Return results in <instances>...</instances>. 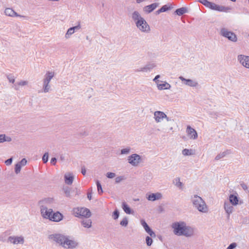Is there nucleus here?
<instances>
[{"label":"nucleus","mask_w":249,"mask_h":249,"mask_svg":"<svg viewBox=\"0 0 249 249\" xmlns=\"http://www.w3.org/2000/svg\"><path fill=\"white\" fill-rule=\"evenodd\" d=\"M174 233L177 236H184L187 237L192 236L194 234L195 229L187 226L184 221L175 222L171 225Z\"/></svg>","instance_id":"1"},{"label":"nucleus","mask_w":249,"mask_h":249,"mask_svg":"<svg viewBox=\"0 0 249 249\" xmlns=\"http://www.w3.org/2000/svg\"><path fill=\"white\" fill-rule=\"evenodd\" d=\"M191 200L194 207L198 211L204 213L208 212V209L205 202L200 196L194 195L191 196Z\"/></svg>","instance_id":"2"},{"label":"nucleus","mask_w":249,"mask_h":249,"mask_svg":"<svg viewBox=\"0 0 249 249\" xmlns=\"http://www.w3.org/2000/svg\"><path fill=\"white\" fill-rule=\"evenodd\" d=\"M198 1L204 5L205 7L213 10L228 12L231 10V8L229 7L219 5L213 2H210L208 0H198Z\"/></svg>","instance_id":"3"},{"label":"nucleus","mask_w":249,"mask_h":249,"mask_svg":"<svg viewBox=\"0 0 249 249\" xmlns=\"http://www.w3.org/2000/svg\"><path fill=\"white\" fill-rule=\"evenodd\" d=\"M72 214L74 216L82 218H89L91 216V212L90 210L84 207L74 208L72 210Z\"/></svg>","instance_id":"4"},{"label":"nucleus","mask_w":249,"mask_h":249,"mask_svg":"<svg viewBox=\"0 0 249 249\" xmlns=\"http://www.w3.org/2000/svg\"><path fill=\"white\" fill-rule=\"evenodd\" d=\"M67 236L60 233L52 234L49 235V239H52L56 243L62 246L63 248H66L65 246V240L66 239Z\"/></svg>","instance_id":"5"},{"label":"nucleus","mask_w":249,"mask_h":249,"mask_svg":"<svg viewBox=\"0 0 249 249\" xmlns=\"http://www.w3.org/2000/svg\"><path fill=\"white\" fill-rule=\"evenodd\" d=\"M137 28L142 32L148 33L150 31V27L146 20L143 18H141L140 20L135 23Z\"/></svg>","instance_id":"6"},{"label":"nucleus","mask_w":249,"mask_h":249,"mask_svg":"<svg viewBox=\"0 0 249 249\" xmlns=\"http://www.w3.org/2000/svg\"><path fill=\"white\" fill-rule=\"evenodd\" d=\"M220 34L222 36L228 38L229 40L232 42H236L237 38L236 35L232 32L229 31L225 28H222L220 29Z\"/></svg>","instance_id":"7"},{"label":"nucleus","mask_w":249,"mask_h":249,"mask_svg":"<svg viewBox=\"0 0 249 249\" xmlns=\"http://www.w3.org/2000/svg\"><path fill=\"white\" fill-rule=\"evenodd\" d=\"M128 163L133 166H137L142 161L141 157L137 154H133L128 157Z\"/></svg>","instance_id":"8"},{"label":"nucleus","mask_w":249,"mask_h":249,"mask_svg":"<svg viewBox=\"0 0 249 249\" xmlns=\"http://www.w3.org/2000/svg\"><path fill=\"white\" fill-rule=\"evenodd\" d=\"M40 212L43 218L48 219L49 220L53 212L52 209H48L47 207L44 205H41L40 206Z\"/></svg>","instance_id":"9"},{"label":"nucleus","mask_w":249,"mask_h":249,"mask_svg":"<svg viewBox=\"0 0 249 249\" xmlns=\"http://www.w3.org/2000/svg\"><path fill=\"white\" fill-rule=\"evenodd\" d=\"M237 59L244 67L249 69V56L240 54L238 55Z\"/></svg>","instance_id":"10"},{"label":"nucleus","mask_w":249,"mask_h":249,"mask_svg":"<svg viewBox=\"0 0 249 249\" xmlns=\"http://www.w3.org/2000/svg\"><path fill=\"white\" fill-rule=\"evenodd\" d=\"M8 241L13 244H23L24 242V238L20 236H10L8 238Z\"/></svg>","instance_id":"11"},{"label":"nucleus","mask_w":249,"mask_h":249,"mask_svg":"<svg viewBox=\"0 0 249 249\" xmlns=\"http://www.w3.org/2000/svg\"><path fill=\"white\" fill-rule=\"evenodd\" d=\"M141 223L145 231H146L147 233L149 234V235L152 237H155L156 235L155 233L152 231V230L149 227L146 222L145 221L144 219L141 220Z\"/></svg>","instance_id":"12"},{"label":"nucleus","mask_w":249,"mask_h":249,"mask_svg":"<svg viewBox=\"0 0 249 249\" xmlns=\"http://www.w3.org/2000/svg\"><path fill=\"white\" fill-rule=\"evenodd\" d=\"M154 119L157 123L161 122L164 118L166 117V115L162 111H156L154 113Z\"/></svg>","instance_id":"13"},{"label":"nucleus","mask_w":249,"mask_h":249,"mask_svg":"<svg viewBox=\"0 0 249 249\" xmlns=\"http://www.w3.org/2000/svg\"><path fill=\"white\" fill-rule=\"evenodd\" d=\"M179 78L182 81V82H183L184 84L188 86L196 87L198 85V83L197 82L192 79H186L181 76H179Z\"/></svg>","instance_id":"14"},{"label":"nucleus","mask_w":249,"mask_h":249,"mask_svg":"<svg viewBox=\"0 0 249 249\" xmlns=\"http://www.w3.org/2000/svg\"><path fill=\"white\" fill-rule=\"evenodd\" d=\"M224 208L227 214V219L229 220L230 219V215L231 213H232L233 210L232 205L229 202H225L224 204Z\"/></svg>","instance_id":"15"},{"label":"nucleus","mask_w":249,"mask_h":249,"mask_svg":"<svg viewBox=\"0 0 249 249\" xmlns=\"http://www.w3.org/2000/svg\"><path fill=\"white\" fill-rule=\"evenodd\" d=\"M78 245V243L76 241L69 239L67 236L66 239L65 240V246L67 247L66 248H75Z\"/></svg>","instance_id":"16"},{"label":"nucleus","mask_w":249,"mask_h":249,"mask_svg":"<svg viewBox=\"0 0 249 249\" xmlns=\"http://www.w3.org/2000/svg\"><path fill=\"white\" fill-rule=\"evenodd\" d=\"M63 218V215L59 212L54 213L53 212L52 215L50 218V220L53 222H59L62 220Z\"/></svg>","instance_id":"17"},{"label":"nucleus","mask_w":249,"mask_h":249,"mask_svg":"<svg viewBox=\"0 0 249 249\" xmlns=\"http://www.w3.org/2000/svg\"><path fill=\"white\" fill-rule=\"evenodd\" d=\"M186 132L191 139L195 140L197 138L196 131L189 125L187 126Z\"/></svg>","instance_id":"18"},{"label":"nucleus","mask_w":249,"mask_h":249,"mask_svg":"<svg viewBox=\"0 0 249 249\" xmlns=\"http://www.w3.org/2000/svg\"><path fill=\"white\" fill-rule=\"evenodd\" d=\"M162 195L160 193H152L149 195H147L146 198L152 201L160 199L162 198Z\"/></svg>","instance_id":"19"},{"label":"nucleus","mask_w":249,"mask_h":249,"mask_svg":"<svg viewBox=\"0 0 249 249\" xmlns=\"http://www.w3.org/2000/svg\"><path fill=\"white\" fill-rule=\"evenodd\" d=\"M229 203L232 205H237L239 202V197L238 196V195L237 194L236 195L231 194L229 196Z\"/></svg>","instance_id":"20"},{"label":"nucleus","mask_w":249,"mask_h":249,"mask_svg":"<svg viewBox=\"0 0 249 249\" xmlns=\"http://www.w3.org/2000/svg\"><path fill=\"white\" fill-rule=\"evenodd\" d=\"M159 5L158 3H153L151 4L146 6L144 7V11L148 13H150L155 10Z\"/></svg>","instance_id":"21"},{"label":"nucleus","mask_w":249,"mask_h":249,"mask_svg":"<svg viewBox=\"0 0 249 249\" xmlns=\"http://www.w3.org/2000/svg\"><path fill=\"white\" fill-rule=\"evenodd\" d=\"M157 88L159 90L168 89L171 88V85L166 82L162 84L157 83Z\"/></svg>","instance_id":"22"},{"label":"nucleus","mask_w":249,"mask_h":249,"mask_svg":"<svg viewBox=\"0 0 249 249\" xmlns=\"http://www.w3.org/2000/svg\"><path fill=\"white\" fill-rule=\"evenodd\" d=\"M4 13L6 16L9 17H18V15L12 8H7L5 9Z\"/></svg>","instance_id":"23"},{"label":"nucleus","mask_w":249,"mask_h":249,"mask_svg":"<svg viewBox=\"0 0 249 249\" xmlns=\"http://www.w3.org/2000/svg\"><path fill=\"white\" fill-rule=\"evenodd\" d=\"M54 75V72L48 71L44 75V80L49 83L50 82L51 79L53 77Z\"/></svg>","instance_id":"24"},{"label":"nucleus","mask_w":249,"mask_h":249,"mask_svg":"<svg viewBox=\"0 0 249 249\" xmlns=\"http://www.w3.org/2000/svg\"><path fill=\"white\" fill-rule=\"evenodd\" d=\"M188 12V10L186 7H181L178 8L175 12L176 14L179 16H182L185 13H187Z\"/></svg>","instance_id":"25"},{"label":"nucleus","mask_w":249,"mask_h":249,"mask_svg":"<svg viewBox=\"0 0 249 249\" xmlns=\"http://www.w3.org/2000/svg\"><path fill=\"white\" fill-rule=\"evenodd\" d=\"M155 67L156 64L155 63H149L143 67V72L150 71Z\"/></svg>","instance_id":"26"},{"label":"nucleus","mask_w":249,"mask_h":249,"mask_svg":"<svg viewBox=\"0 0 249 249\" xmlns=\"http://www.w3.org/2000/svg\"><path fill=\"white\" fill-rule=\"evenodd\" d=\"M131 17L135 23H136L138 20H140L141 18H143L141 17L139 12L137 11L133 12Z\"/></svg>","instance_id":"27"},{"label":"nucleus","mask_w":249,"mask_h":249,"mask_svg":"<svg viewBox=\"0 0 249 249\" xmlns=\"http://www.w3.org/2000/svg\"><path fill=\"white\" fill-rule=\"evenodd\" d=\"M230 153L231 151L230 150H227L223 152L220 153L215 157V160H219L220 159L224 158L226 155L230 154Z\"/></svg>","instance_id":"28"},{"label":"nucleus","mask_w":249,"mask_h":249,"mask_svg":"<svg viewBox=\"0 0 249 249\" xmlns=\"http://www.w3.org/2000/svg\"><path fill=\"white\" fill-rule=\"evenodd\" d=\"M122 209L124 212L127 214H131L132 213V211L129 206L125 202H123L122 205Z\"/></svg>","instance_id":"29"},{"label":"nucleus","mask_w":249,"mask_h":249,"mask_svg":"<svg viewBox=\"0 0 249 249\" xmlns=\"http://www.w3.org/2000/svg\"><path fill=\"white\" fill-rule=\"evenodd\" d=\"M65 182L68 185H71L73 181V177L72 174H70L68 176L65 175Z\"/></svg>","instance_id":"30"},{"label":"nucleus","mask_w":249,"mask_h":249,"mask_svg":"<svg viewBox=\"0 0 249 249\" xmlns=\"http://www.w3.org/2000/svg\"><path fill=\"white\" fill-rule=\"evenodd\" d=\"M92 221L90 219H85L81 221V224L83 227L89 228L91 227Z\"/></svg>","instance_id":"31"},{"label":"nucleus","mask_w":249,"mask_h":249,"mask_svg":"<svg viewBox=\"0 0 249 249\" xmlns=\"http://www.w3.org/2000/svg\"><path fill=\"white\" fill-rule=\"evenodd\" d=\"M49 83L43 79V89L45 93L48 92L50 89L51 86Z\"/></svg>","instance_id":"32"},{"label":"nucleus","mask_w":249,"mask_h":249,"mask_svg":"<svg viewBox=\"0 0 249 249\" xmlns=\"http://www.w3.org/2000/svg\"><path fill=\"white\" fill-rule=\"evenodd\" d=\"M49 83L43 79V89L45 93L48 92L50 89L51 86Z\"/></svg>","instance_id":"33"},{"label":"nucleus","mask_w":249,"mask_h":249,"mask_svg":"<svg viewBox=\"0 0 249 249\" xmlns=\"http://www.w3.org/2000/svg\"><path fill=\"white\" fill-rule=\"evenodd\" d=\"M49 83L43 79V89L45 93L48 92L50 89L51 86Z\"/></svg>","instance_id":"34"},{"label":"nucleus","mask_w":249,"mask_h":249,"mask_svg":"<svg viewBox=\"0 0 249 249\" xmlns=\"http://www.w3.org/2000/svg\"><path fill=\"white\" fill-rule=\"evenodd\" d=\"M54 199L53 198H46L40 201V202L42 203L43 204H52L53 202Z\"/></svg>","instance_id":"35"},{"label":"nucleus","mask_w":249,"mask_h":249,"mask_svg":"<svg viewBox=\"0 0 249 249\" xmlns=\"http://www.w3.org/2000/svg\"><path fill=\"white\" fill-rule=\"evenodd\" d=\"M120 225L123 227H126L128 224V219L126 217H124L120 222Z\"/></svg>","instance_id":"36"},{"label":"nucleus","mask_w":249,"mask_h":249,"mask_svg":"<svg viewBox=\"0 0 249 249\" xmlns=\"http://www.w3.org/2000/svg\"><path fill=\"white\" fill-rule=\"evenodd\" d=\"M74 32L73 31V29L71 27L69 29H68L67 33L65 34V37L66 38H69L70 36L72 35Z\"/></svg>","instance_id":"37"},{"label":"nucleus","mask_w":249,"mask_h":249,"mask_svg":"<svg viewBox=\"0 0 249 249\" xmlns=\"http://www.w3.org/2000/svg\"><path fill=\"white\" fill-rule=\"evenodd\" d=\"M182 153L184 156H189L192 155V150L186 148L182 150Z\"/></svg>","instance_id":"38"},{"label":"nucleus","mask_w":249,"mask_h":249,"mask_svg":"<svg viewBox=\"0 0 249 249\" xmlns=\"http://www.w3.org/2000/svg\"><path fill=\"white\" fill-rule=\"evenodd\" d=\"M96 185L97 187V191L99 194L103 193V191L102 190V186L99 180L96 181Z\"/></svg>","instance_id":"39"},{"label":"nucleus","mask_w":249,"mask_h":249,"mask_svg":"<svg viewBox=\"0 0 249 249\" xmlns=\"http://www.w3.org/2000/svg\"><path fill=\"white\" fill-rule=\"evenodd\" d=\"M145 241L147 246H150L152 244L153 240L152 239V237H149L148 236H146Z\"/></svg>","instance_id":"40"},{"label":"nucleus","mask_w":249,"mask_h":249,"mask_svg":"<svg viewBox=\"0 0 249 249\" xmlns=\"http://www.w3.org/2000/svg\"><path fill=\"white\" fill-rule=\"evenodd\" d=\"M119 212L117 209H116L112 213V217L114 220H116L119 216Z\"/></svg>","instance_id":"41"},{"label":"nucleus","mask_w":249,"mask_h":249,"mask_svg":"<svg viewBox=\"0 0 249 249\" xmlns=\"http://www.w3.org/2000/svg\"><path fill=\"white\" fill-rule=\"evenodd\" d=\"M21 168V166L19 164L17 163L15 165V173L17 174H18L20 172Z\"/></svg>","instance_id":"42"},{"label":"nucleus","mask_w":249,"mask_h":249,"mask_svg":"<svg viewBox=\"0 0 249 249\" xmlns=\"http://www.w3.org/2000/svg\"><path fill=\"white\" fill-rule=\"evenodd\" d=\"M49 154L48 152L44 153L42 157V161L44 163H46L48 161Z\"/></svg>","instance_id":"43"},{"label":"nucleus","mask_w":249,"mask_h":249,"mask_svg":"<svg viewBox=\"0 0 249 249\" xmlns=\"http://www.w3.org/2000/svg\"><path fill=\"white\" fill-rule=\"evenodd\" d=\"M130 148L129 147H127L126 148H124L121 150V154L122 155L124 154H127L130 152Z\"/></svg>","instance_id":"44"},{"label":"nucleus","mask_w":249,"mask_h":249,"mask_svg":"<svg viewBox=\"0 0 249 249\" xmlns=\"http://www.w3.org/2000/svg\"><path fill=\"white\" fill-rule=\"evenodd\" d=\"M125 178L124 176H118L115 178V182L116 183H118L122 180L125 179Z\"/></svg>","instance_id":"45"},{"label":"nucleus","mask_w":249,"mask_h":249,"mask_svg":"<svg viewBox=\"0 0 249 249\" xmlns=\"http://www.w3.org/2000/svg\"><path fill=\"white\" fill-rule=\"evenodd\" d=\"M116 176V174L112 172H107L106 174V176L108 178H114Z\"/></svg>","instance_id":"46"},{"label":"nucleus","mask_w":249,"mask_h":249,"mask_svg":"<svg viewBox=\"0 0 249 249\" xmlns=\"http://www.w3.org/2000/svg\"><path fill=\"white\" fill-rule=\"evenodd\" d=\"M161 9L162 12H164L171 9V8L170 6H169L167 5H164L161 7Z\"/></svg>","instance_id":"47"},{"label":"nucleus","mask_w":249,"mask_h":249,"mask_svg":"<svg viewBox=\"0 0 249 249\" xmlns=\"http://www.w3.org/2000/svg\"><path fill=\"white\" fill-rule=\"evenodd\" d=\"M72 29H73V31L75 32V30H78L81 29V26L80 24V22L78 21L77 25L71 27Z\"/></svg>","instance_id":"48"},{"label":"nucleus","mask_w":249,"mask_h":249,"mask_svg":"<svg viewBox=\"0 0 249 249\" xmlns=\"http://www.w3.org/2000/svg\"><path fill=\"white\" fill-rule=\"evenodd\" d=\"M18 163L21 166H24L27 163V160L26 159L23 158L19 162H18Z\"/></svg>","instance_id":"49"},{"label":"nucleus","mask_w":249,"mask_h":249,"mask_svg":"<svg viewBox=\"0 0 249 249\" xmlns=\"http://www.w3.org/2000/svg\"><path fill=\"white\" fill-rule=\"evenodd\" d=\"M3 138L4 139V142H11L12 141V139L11 137H6V135L5 134H3Z\"/></svg>","instance_id":"50"},{"label":"nucleus","mask_w":249,"mask_h":249,"mask_svg":"<svg viewBox=\"0 0 249 249\" xmlns=\"http://www.w3.org/2000/svg\"><path fill=\"white\" fill-rule=\"evenodd\" d=\"M236 246L237 244L236 243H232L228 247L227 249H233L236 247Z\"/></svg>","instance_id":"51"},{"label":"nucleus","mask_w":249,"mask_h":249,"mask_svg":"<svg viewBox=\"0 0 249 249\" xmlns=\"http://www.w3.org/2000/svg\"><path fill=\"white\" fill-rule=\"evenodd\" d=\"M12 160H13L12 158H9L5 161V163L6 165H10L11 164Z\"/></svg>","instance_id":"52"},{"label":"nucleus","mask_w":249,"mask_h":249,"mask_svg":"<svg viewBox=\"0 0 249 249\" xmlns=\"http://www.w3.org/2000/svg\"><path fill=\"white\" fill-rule=\"evenodd\" d=\"M28 84V82L26 81H21L18 83V85L19 86H25Z\"/></svg>","instance_id":"53"},{"label":"nucleus","mask_w":249,"mask_h":249,"mask_svg":"<svg viewBox=\"0 0 249 249\" xmlns=\"http://www.w3.org/2000/svg\"><path fill=\"white\" fill-rule=\"evenodd\" d=\"M7 78L10 82L12 83H14L15 82V78L14 76L9 75L7 76Z\"/></svg>","instance_id":"54"},{"label":"nucleus","mask_w":249,"mask_h":249,"mask_svg":"<svg viewBox=\"0 0 249 249\" xmlns=\"http://www.w3.org/2000/svg\"><path fill=\"white\" fill-rule=\"evenodd\" d=\"M160 77V75H157L155 76V77L154 78L153 81L157 84V83H159V80L158 79Z\"/></svg>","instance_id":"55"},{"label":"nucleus","mask_w":249,"mask_h":249,"mask_svg":"<svg viewBox=\"0 0 249 249\" xmlns=\"http://www.w3.org/2000/svg\"><path fill=\"white\" fill-rule=\"evenodd\" d=\"M57 160L55 158H52L51 160V163L53 165H55L56 164Z\"/></svg>","instance_id":"56"},{"label":"nucleus","mask_w":249,"mask_h":249,"mask_svg":"<svg viewBox=\"0 0 249 249\" xmlns=\"http://www.w3.org/2000/svg\"><path fill=\"white\" fill-rule=\"evenodd\" d=\"M240 185L242 187V188H243V189H244V190H248V186L247 185L244 183H242L240 184Z\"/></svg>","instance_id":"57"},{"label":"nucleus","mask_w":249,"mask_h":249,"mask_svg":"<svg viewBox=\"0 0 249 249\" xmlns=\"http://www.w3.org/2000/svg\"><path fill=\"white\" fill-rule=\"evenodd\" d=\"M81 173L82 174L85 176L86 175V168L84 166L82 167V169H81Z\"/></svg>","instance_id":"58"},{"label":"nucleus","mask_w":249,"mask_h":249,"mask_svg":"<svg viewBox=\"0 0 249 249\" xmlns=\"http://www.w3.org/2000/svg\"><path fill=\"white\" fill-rule=\"evenodd\" d=\"M65 193L66 195V196L67 197H70V191L68 190V189H66V190H65Z\"/></svg>","instance_id":"59"},{"label":"nucleus","mask_w":249,"mask_h":249,"mask_svg":"<svg viewBox=\"0 0 249 249\" xmlns=\"http://www.w3.org/2000/svg\"><path fill=\"white\" fill-rule=\"evenodd\" d=\"M87 196H88V198L90 200L91 199V198H92V193L90 192V193H88V195H87Z\"/></svg>","instance_id":"60"},{"label":"nucleus","mask_w":249,"mask_h":249,"mask_svg":"<svg viewBox=\"0 0 249 249\" xmlns=\"http://www.w3.org/2000/svg\"><path fill=\"white\" fill-rule=\"evenodd\" d=\"M134 71L135 72H141V71L143 72V67L139 68V69H136V70H134Z\"/></svg>","instance_id":"61"},{"label":"nucleus","mask_w":249,"mask_h":249,"mask_svg":"<svg viewBox=\"0 0 249 249\" xmlns=\"http://www.w3.org/2000/svg\"><path fill=\"white\" fill-rule=\"evenodd\" d=\"M3 134H0V142H4V139L3 138Z\"/></svg>","instance_id":"62"},{"label":"nucleus","mask_w":249,"mask_h":249,"mask_svg":"<svg viewBox=\"0 0 249 249\" xmlns=\"http://www.w3.org/2000/svg\"><path fill=\"white\" fill-rule=\"evenodd\" d=\"M176 185L178 187H181L182 185V183L179 181L176 184Z\"/></svg>","instance_id":"63"},{"label":"nucleus","mask_w":249,"mask_h":249,"mask_svg":"<svg viewBox=\"0 0 249 249\" xmlns=\"http://www.w3.org/2000/svg\"><path fill=\"white\" fill-rule=\"evenodd\" d=\"M162 11L161 10V8L156 11V13L157 14H159L160 13H162Z\"/></svg>","instance_id":"64"}]
</instances>
